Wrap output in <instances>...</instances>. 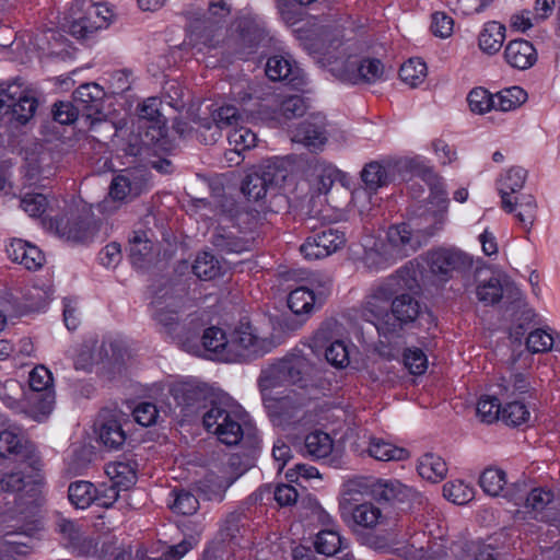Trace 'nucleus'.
<instances>
[{"label": "nucleus", "mask_w": 560, "mask_h": 560, "mask_svg": "<svg viewBox=\"0 0 560 560\" xmlns=\"http://www.w3.org/2000/svg\"><path fill=\"white\" fill-rule=\"evenodd\" d=\"M331 71L339 80L350 84L376 83L385 79L383 63L374 58L349 57L345 61H336Z\"/></svg>", "instance_id": "nucleus-9"}, {"label": "nucleus", "mask_w": 560, "mask_h": 560, "mask_svg": "<svg viewBox=\"0 0 560 560\" xmlns=\"http://www.w3.org/2000/svg\"><path fill=\"white\" fill-rule=\"evenodd\" d=\"M504 38V25L495 21L488 22L479 35V47L489 55L495 54L502 47Z\"/></svg>", "instance_id": "nucleus-38"}, {"label": "nucleus", "mask_w": 560, "mask_h": 560, "mask_svg": "<svg viewBox=\"0 0 560 560\" xmlns=\"http://www.w3.org/2000/svg\"><path fill=\"white\" fill-rule=\"evenodd\" d=\"M201 528L194 535L185 537L179 544L166 546L160 556L152 557L154 560H180L189 550L199 542Z\"/></svg>", "instance_id": "nucleus-50"}, {"label": "nucleus", "mask_w": 560, "mask_h": 560, "mask_svg": "<svg viewBox=\"0 0 560 560\" xmlns=\"http://www.w3.org/2000/svg\"><path fill=\"white\" fill-rule=\"evenodd\" d=\"M201 343L209 358L228 362L230 335L222 328L211 326L205 329Z\"/></svg>", "instance_id": "nucleus-29"}, {"label": "nucleus", "mask_w": 560, "mask_h": 560, "mask_svg": "<svg viewBox=\"0 0 560 560\" xmlns=\"http://www.w3.org/2000/svg\"><path fill=\"white\" fill-rule=\"evenodd\" d=\"M33 451L32 444L24 436L22 429L10 427L0 432V456L22 459Z\"/></svg>", "instance_id": "nucleus-23"}, {"label": "nucleus", "mask_w": 560, "mask_h": 560, "mask_svg": "<svg viewBox=\"0 0 560 560\" xmlns=\"http://www.w3.org/2000/svg\"><path fill=\"white\" fill-rule=\"evenodd\" d=\"M374 498L387 502H417L422 503V495L415 489L402 485L400 481L376 479Z\"/></svg>", "instance_id": "nucleus-21"}, {"label": "nucleus", "mask_w": 560, "mask_h": 560, "mask_svg": "<svg viewBox=\"0 0 560 560\" xmlns=\"http://www.w3.org/2000/svg\"><path fill=\"white\" fill-rule=\"evenodd\" d=\"M142 184L130 174L115 176L109 186V198L114 202H122L141 194Z\"/></svg>", "instance_id": "nucleus-33"}, {"label": "nucleus", "mask_w": 560, "mask_h": 560, "mask_svg": "<svg viewBox=\"0 0 560 560\" xmlns=\"http://www.w3.org/2000/svg\"><path fill=\"white\" fill-rule=\"evenodd\" d=\"M527 172L525 168L515 166L511 167L499 180V194L502 200L504 211L511 213L515 211V205L511 195L520 191L526 180Z\"/></svg>", "instance_id": "nucleus-26"}, {"label": "nucleus", "mask_w": 560, "mask_h": 560, "mask_svg": "<svg viewBox=\"0 0 560 560\" xmlns=\"http://www.w3.org/2000/svg\"><path fill=\"white\" fill-rule=\"evenodd\" d=\"M241 189L248 200L258 201L266 196L271 187L265 182L258 171L255 170L246 175Z\"/></svg>", "instance_id": "nucleus-51"}, {"label": "nucleus", "mask_w": 560, "mask_h": 560, "mask_svg": "<svg viewBox=\"0 0 560 560\" xmlns=\"http://www.w3.org/2000/svg\"><path fill=\"white\" fill-rule=\"evenodd\" d=\"M432 538L431 545L416 547L410 542L412 533L409 524L404 520L386 518L383 525L375 530H355L357 541L369 549L380 553H390L404 560L439 559L447 555L448 547L444 544L446 528L438 525L436 530L427 524Z\"/></svg>", "instance_id": "nucleus-3"}, {"label": "nucleus", "mask_w": 560, "mask_h": 560, "mask_svg": "<svg viewBox=\"0 0 560 560\" xmlns=\"http://www.w3.org/2000/svg\"><path fill=\"white\" fill-rule=\"evenodd\" d=\"M230 97L240 105L238 109H245L246 115H248L249 112L253 113L254 110L247 109L246 106L249 102L260 98V95L255 82L246 77H238L231 82Z\"/></svg>", "instance_id": "nucleus-36"}, {"label": "nucleus", "mask_w": 560, "mask_h": 560, "mask_svg": "<svg viewBox=\"0 0 560 560\" xmlns=\"http://www.w3.org/2000/svg\"><path fill=\"white\" fill-rule=\"evenodd\" d=\"M503 495L513 500L516 505L524 503L526 512L533 513L535 518L542 522L549 521L548 516L545 514V509L552 502L553 494L551 491L536 488L526 495L517 493L510 497L508 492Z\"/></svg>", "instance_id": "nucleus-24"}, {"label": "nucleus", "mask_w": 560, "mask_h": 560, "mask_svg": "<svg viewBox=\"0 0 560 560\" xmlns=\"http://www.w3.org/2000/svg\"><path fill=\"white\" fill-rule=\"evenodd\" d=\"M68 498L75 508L86 509L96 502L97 489L90 481H74L69 486Z\"/></svg>", "instance_id": "nucleus-40"}, {"label": "nucleus", "mask_w": 560, "mask_h": 560, "mask_svg": "<svg viewBox=\"0 0 560 560\" xmlns=\"http://www.w3.org/2000/svg\"><path fill=\"white\" fill-rule=\"evenodd\" d=\"M42 481L11 472L0 479V536L18 534L42 502Z\"/></svg>", "instance_id": "nucleus-4"}, {"label": "nucleus", "mask_w": 560, "mask_h": 560, "mask_svg": "<svg viewBox=\"0 0 560 560\" xmlns=\"http://www.w3.org/2000/svg\"><path fill=\"white\" fill-rule=\"evenodd\" d=\"M555 338L546 329H535L526 338L527 349L533 353L547 352L552 349Z\"/></svg>", "instance_id": "nucleus-58"}, {"label": "nucleus", "mask_w": 560, "mask_h": 560, "mask_svg": "<svg viewBox=\"0 0 560 560\" xmlns=\"http://www.w3.org/2000/svg\"><path fill=\"white\" fill-rule=\"evenodd\" d=\"M7 253L14 262L28 270H38L45 262V255L35 245L21 238H13L7 246Z\"/></svg>", "instance_id": "nucleus-22"}, {"label": "nucleus", "mask_w": 560, "mask_h": 560, "mask_svg": "<svg viewBox=\"0 0 560 560\" xmlns=\"http://www.w3.org/2000/svg\"><path fill=\"white\" fill-rule=\"evenodd\" d=\"M436 202L438 211L420 219H411L407 222L392 224L384 238L364 240V253L362 261L372 271H380L402 260L422 248L445 222L448 207L447 195L444 191L436 192L431 203Z\"/></svg>", "instance_id": "nucleus-2"}, {"label": "nucleus", "mask_w": 560, "mask_h": 560, "mask_svg": "<svg viewBox=\"0 0 560 560\" xmlns=\"http://www.w3.org/2000/svg\"><path fill=\"white\" fill-rule=\"evenodd\" d=\"M506 483L505 472L498 468H487L479 478V485L482 490L491 495L497 497L504 490Z\"/></svg>", "instance_id": "nucleus-49"}, {"label": "nucleus", "mask_w": 560, "mask_h": 560, "mask_svg": "<svg viewBox=\"0 0 560 560\" xmlns=\"http://www.w3.org/2000/svg\"><path fill=\"white\" fill-rule=\"evenodd\" d=\"M417 470L423 479L436 483L446 477L448 468L440 455L425 453L419 458Z\"/></svg>", "instance_id": "nucleus-35"}, {"label": "nucleus", "mask_w": 560, "mask_h": 560, "mask_svg": "<svg viewBox=\"0 0 560 560\" xmlns=\"http://www.w3.org/2000/svg\"><path fill=\"white\" fill-rule=\"evenodd\" d=\"M427 75V65L418 59L411 58L399 69L400 79L410 86H417L423 82Z\"/></svg>", "instance_id": "nucleus-53"}, {"label": "nucleus", "mask_w": 560, "mask_h": 560, "mask_svg": "<svg viewBox=\"0 0 560 560\" xmlns=\"http://www.w3.org/2000/svg\"><path fill=\"white\" fill-rule=\"evenodd\" d=\"M361 177L370 190H376L392 182V166L371 162L363 168Z\"/></svg>", "instance_id": "nucleus-41"}, {"label": "nucleus", "mask_w": 560, "mask_h": 560, "mask_svg": "<svg viewBox=\"0 0 560 560\" xmlns=\"http://www.w3.org/2000/svg\"><path fill=\"white\" fill-rule=\"evenodd\" d=\"M105 472L109 477L110 482L124 490L129 489L137 480L135 465L129 462L109 463L106 465Z\"/></svg>", "instance_id": "nucleus-39"}, {"label": "nucleus", "mask_w": 560, "mask_h": 560, "mask_svg": "<svg viewBox=\"0 0 560 560\" xmlns=\"http://www.w3.org/2000/svg\"><path fill=\"white\" fill-rule=\"evenodd\" d=\"M264 39V31L258 26L243 28L238 35V48L236 55L240 59H246L254 54L260 42Z\"/></svg>", "instance_id": "nucleus-45"}, {"label": "nucleus", "mask_w": 560, "mask_h": 560, "mask_svg": "<svg viewBox=\"0 0 560 560\" xmlns=\"http://www.w3.org/2000/svg\"><path fill=\"white\" fill-rule=\"evenodd\" d=\"M502 406L495 396L481 397L477 405V413L485 422L501 419Z\"/></svg>", "instance_id": "nucleus-60"}, {"label": "nucleus", "mask_w": 560, "mask_h": 560, "mask_svg": "<svg viewBox=\"0 0 560 560\" xmlns=\"http://www.w3.org/2000/svg\"><path fill=\"white\" fill-rule=\"evenodd\" d=\"M366 452L376 460H404L408 458L409 453L404 447H398L390 442L376 436L369 438Z\"/></svg>", "instance_id": "nucleus-34"}, {"label": "nucleus", "mask_w": 560, "mask_h": 560, "mask_svg": "<svg viewBox=\"0 0 560 560\" xmlns=\"http://www.w3.org/2000/svg\"><path fill=\"white\" fill-rule=\"evenodd\" d=\"M515 208L518 206L520 210L516 213L517 220L526 228L532 225L536 217V201L533 196H523L520 200L513 201Z\"/></svg>", "instance_id": "nucleus-62"}, {"label": "nucleus", "mask_w": 560, "mask_h": 560, "mask_svg": "<svg viewBox=\"0 0 560 560\" xmlns=\"http://www.w3.org/2000/svg\"><path fill=\"white\" fill-rule=\"evenodd\" d=\"M170 497L172 499L168 501V505L175 513L190 515L199 509L198 499L187 490L175 489L170 493Z\"/></svg>", "instance_id": "nucleus-48"}, {"label": "nucleus", "mask_w": 560, "mask_h": 560, "mask_svg": "<svg viewBox=\"0 0 560 560\" xmlns=\"http://www.w3.org/2000/svg\"><path fill=\"white\" fill-rule=\"evenodd\" d=\"M427 262L432 275L441 281H448L455 273L470 269L471 257L456 248H439L427 254Z\"/></svg>", "instance_id": "nucleus-11"}, {"label": "nucleus", "mask_w": 560, "mask_h": 560, "mask_svg": "<svg viewBox=\"0 0 560 560\" xmlns=\"http://www.w3.org/2000/svg\"><path fill=\"white\" fill-rule=\"evenodd\" d=\"M342 539L340 534L334 529H323L320 530L315 538L314 546L318 553L325 556L335 555L341 547Z\"/></svg>", "instance_id": "nucleus-54"}, {"label": "nucleus", "mask_w": 560, "mask_h": 560, "mask_svg": "<svg viewBox=\"0 0 560 560\" xmlns=\"http://www.w3.org/2000/svg\"><path fill=\"white\" fill-rule=\"evenodd\" d=\"M291 133L292 141L302 143L312 151L322 149L327 141L325 116L320 113L310 115Z\"/></svg>", "instance_id": "nucleus-17"}, {"label": "nucleus", "mask_w": 560, "mask_h": 560, "mask_svg": "<svg viewBox=\"0 0 560 560\" xmlns=\"http://www.w3.org/2000/svg\"><path fill=\"white\" fill-rule=\"evenodd\" d=\"M345 244V233L337 229L328 228L308 236L301 245L300 250L306 259H320L337 252Z\"/></svg>", "instance_id": "nucleus-13"}, {"label": "nucleus", "mask_w": 560, "mask_h": 560, "mask_svg": "<svg viewBox=\"0 0 560 560\" xmlns=\"http://www.w3.org/2000/svg\"><path fill=\"white\" fill-rule=\"evenodd\" d=\"M266 75L272 81H287L294 89L306 85V75L290 55H276L266 63Z\"/></svg>", "instance_id": "nucleus-16"}, {"label": "nucleus", "mask_w": 560, "mask_h": 560, "mask_svg": "<svg viewBox=\"0 0 560 560\" xmlns=\"http://www.w3.org/2000/svg\"><path fill=\"white\" fill-rule=\"evenodd\" d=\"M404 364L413 375H421L428 369V358L419 348H407L404 352Z\"/></svg>", "instance_id": "nucleus-61"}, {"label": "nucleus", "mask_w": 560, "mask_h": 560, "mask_svg": "<svg viewBox=\"0 0 560 560\" xmlns=\"http://www.w3.org/2000/svg\"><path fill=\"white\" fill-rule=\"evenodd\" d=\"M160 105L161 101L158 97H149L139 107L140 127L152 131V140L163 136L164 120Z\"/></svg>", "instance_id": "nucleus-30"}, {"label": "nucleus", "mask_w": 560, "mask_h": 560, "mask_svg": "<svg viewBox=\"0 0 560 560\" xmlns=\"http://www.w3.org/2000/svg\"><path fill=\"white\" fill-rule=\"evenodd\" d=\"M57 530L65 546L78 555H89L95 547L94 540L86 535L78 523L61 518L57 523Z\"/></svg>", "instance_id": "nucleus-20"}, {"label": "nucleus", "mask_w": 560, "mask_h": 560, "mask_svg": "<svg viewBox=\"0 0 560 560\" xmlns=\"http://www.w3.org/2000/svg\"><path fill=\"white\" fill-rule=\"evenodd\" d=\"M504 284L500 277L491 276L488 279H480L476 288V295L486 305L498 303L503 295Z\"/></svg>", "instance_id": "nucleus-43"}, {"label": "nucleus", "mask_w": 560, "mask_h": 560, "mask_svg": "<svg viewBox=\"0 0 560 560\" xmlns=\"http://www.w3.org/2000/svg\"><path fill=\"white\" fill-rule=\"evenodd\" d=\"M98 439L105 447L119 450L126 442V432L119 421L109 419L101 424Z\"/></svg>", "instance_id": "nucleus-42"}, {"label": "nucleus", "mask_w": 560, "mask_h": 560, "mask_svg": "<svg viewBox=\"0 0 560 560\" xmlns=\"http://www.w3.org/2000/svg\"><path fill=\"white\" fill-rule=\"evenodd\" d=\"M38 102L33 91L13 82L0 90V115H11L12 119L26 124L35 114Z\"/></svg>", "instance_id": "nucleus-10"}, {"label": "nucleus", "mask_w": 560, "mask_h": 560, "mask_svg": "<svg viewBox=\"0 0 560 560\" xmlns=\"http://www.w3.org/2000/svg\"><path fill=\"white\" fill-rule=\"evenodd\" d=\"M387 517L382 510L371 502H363L352 508L351 520L355 530H375L380 525L385 523Z\"/></svg>", "instance_id": "nucleus-28"}, {"label": "nucleus", "mask_w": 560, "mask_h": 560, "mask_svg": "<svg viewBox=\"0 0 560 560\" xmlns=\"http://www.w3.org/2000/svg\"><path fill=\"white\" fill-rule=\"evenodd\" d=\"M184 305L182 296L165 292L152 301V316L172 337H180L179 312Z\"/></svg>", "instance_id": "nucleus-12"}, {"label": "nucleus", "mask_w": 560, "mask_h": 560, "mask_svg": "<svg viewBox=\"0 0 560 560\" xmlns=\"http://www.w3.org/2000/svg\"><path fill=\"white\" fill-rule=\"evenodd\" d=\"M418 270L408 261L394 275L374 284L365 298L362 315L378 335L392 340L401 335L404 326L420 314V304L411 295L400 293L417 287Z\"/></svg>", "instance_id": "nucleus-1"}, {"label": "nucleus", "mask_w": 560, "mask_h": 560, "mask_svg": "<svg viewBox=\"0 0 560 560\" xmlns=\"http://www.w3.org/2000/svg\"><path fill=\"white\" fill-rule=\"evenodd\" d=\"M202 423L207 432L229 446L237 445L250 427L242 406L230 399L212 401L202 416Z\"/></svg>", "instance_id": "nucleus-6"}, {"label": "nucleus", "mask_w": 560, "mask_h": 560, "mask_svg": "<svg viewBox=\"0 0 560 560\" xmlns=\"http://www.w3.org/2000/svg\"><path fill=\"white\" fill-rule=\"evenodd\" d=\"M28 410L31 418L43 421L52 411L55 406V390L52 375L44 365L35 366L28 375Z\"/></svg>", "instance_id": "nucleus-7"}, {"label": "nucleus", "mask_w": 560, "mask_h": 560, "mask_svg": "<svg viewBox=\"0 0 560 560\" xmlns=\"http://www.w3.org/2000/svg\"><path fill=\"white\" fill-rule=\"evenodd\" d=\"M247 116L245 109L241 110L233 104H224L215 109L211 117L199 118L196 121V131L206 144H211L221 137L222 129L232 128L228 136L229 144L240 154L256 147L257 143V135L243 126Z\"/></svg>", "instance_id": "nucleus-5"}, {"label": "nucleus", "mask_w": 560, "mask_h": 560, "mask_svg": "<svg viewBox=\"0 0 560 560\" xmlns=\"http://www.w3.org/2000/svg\"><path fill=\"white\" fill-rule=\"evenodd\" d=\"M494 94L489 93L483 88H475L467 96V102L471 112L483 114L494 109Z\"/></svg>", "instance_id": "nucleus-57"}, {"label": "nucleus", "mask_w": 560, "mask_h": 560, "mask_svg": "<svg viewBox=\"0 0 560 560\" xmlns=\"http://www.w3.org/2000/svg\"><path fill=\"white\" fill-rule=\"evenodd\" d=\"M323 293L316 294L306 287H299L290 292L288 296V306L296 314H310L317 305L323 304Z\"/></svg>", "instance_id": "nucleus-32"}, {"label": "nucleus", "mask_w": 560, "mask_h": 560, "mask_svg": "<svg viewBox=\"0 0 560 560\" xmlns=\"http://www.w3.org/2000/svg\"><path fill=\"white\" fill-rule=\"evenodd\" d=\"M170 393L183 417L195 415L206 397L203 386L196 380L176 382L172 385Z\"/></svg>", "instance_id": "nucleus-15"}, {"label": "nucleus", "mask_w": 560, "mask_h": 560, "mask_svg": "<svg viewBox=\"0 0 560 560\" xmlns=\"http://www.w3.org/2000/svg\"><path fill=\"white\" fill-rule=\"evenodd\" d=\"M526 92L520 86H511L494 94V109L509 112L525 102Z\"/></svg>", "instance_id": "nucleus-44"}, {"label": "nucleus", "mask_w": 560, "mask_h": 560, "mask_svg": "<svg viewBox=\"0 0 560 560\" xmlns=\"http://www.w3.org/2000/svg\"><path fill=\"white\" fill-rule=\"evenodd\" d=\"M105 91L97 83L80 85L73 93V101L81 112V116L90 120L91 127L103 121Z\"/></svg>", "instance_id": "nucleus-14"}, {"label": "nucleus", "mask_w": 560, "mask_h": 560, "mask_svg": "<svg viewBox=\"0 0 560 560\" xmlns=\"http://www.w3.org/2000/svg\"><path fill=\"white\" fill-rule=\"evenodd\" d=\"M129 243V257L131 264L137 268H142L151 252V242L149 241L147 233L143 231L133 232Z\"/></svg>", "instance_id": "nucleus-46"}, {"label": "nucleus", "mask_w": 560, "mask_h": 560, "mask_svg": "<svg viewBox=\"0 0 560 560\" xmlns=\"http://www.w3.org/2000/svg\"><path fill=\"white\" fill-rule=\"evenodd\" d=\"M47 206V198L42 194H26L21 199V207L30 217H40L46 211Z\"/></svg>", "instance_id": "nucleus-63"}, {"label": "nucleus", "mask_w": 560, "mask_h": 560, "mask_svg": "<svg viewBox=\"0 0 560 560\" xmlns=\"http://www.w3.org/2000/svg\"><path fill=\"white\" fill-rule=\"evenodd\" d=\"M212 244L221 252L228 254H241L249 250L250 242L237 236L234 232L218 229L212 236Z\"/></svg>", "instance_id": "nucleus-37"}, {"label": "nucleus", "mask_w": 560, "mask_h": 560, "mask_svg": "<svg viewBox=\"0 0 560 560\" xmlns=\"http://www.w3.org/2000/svg\"><path fill=\"white\" fill-rule=\"evenodd\" d=\"M443 497L454 504L464 505L474 499L475 491L463 480H453L443 486Z\"/></svg>", "instance_id": "nucleus-47"}, {"label": "nucleus", "mask_w": 560, "mask_h": 560, "mask_svg": "<svg viewBox=\"0 0 560 560\" xmlns=\"http://www.w3.org/2000/svg\"><path fill=\"white\" fill-rule=\"evenodd\" d=\"M527 407L521 401H511L502 408L501 420L508 425L517 427L526 422L529 418Z\"/></svg>", "instance_id": "nucleus-56"}, {"label": "nucleus", "mask_w": 560, "mask_h": 560, "mask_svg": "<svg viewBox=\"0 0 560 560\" xmlns=\"http://www.w3.org/2000/svg\"><path fill=\"white\" fill-rule=\"evenodd\" d=\"M220 270L219 260L208 252L199 254L192 265L194 273L202 280L215 278L220 275Z\"/></svg>", "instance_id": "nucleus-52"}, {"label": "nucleus", "mask_w": 560, "mask_h": 560, "mask_svg": "<svg viewBox=\"0 0 560 560\" xmlns=\"http://www.w3.org/2000/svg\"><path fill=\"white\" fill-rule=\"evenodd\" d=\"M332 447L334 442L329 434L316 430L304 438L303 444L300 445L299 450L304 456L320 459L329 456Z\"/></svg>", "instance_id": "nucleus-31"}, {"label": "nucleus", "mask_w": 560, "mask_h": 560, "mask_svg": "<svg viewBox=\"0 0 560 560\" xmlns=\"http://www.w3.org/2000/svg\"><path fill=\"white\" fill-rule=\"evenodd\" d=\"M271 342L258 337L252 325L241 324L230 334L228 362L256 359L270 351Z\"/></svg>", "instance_id": "nucleus-8"}, {"label": "nucleus", "mask_w": 560, "mask_h": 560, "mask_svg": "<svg viewBox=\"0 0 560 560\" xmlns=\"http://www.w3.org/2000/svg\"><path fill=\"white\" fill-rule=\"evenodd\" d=\"M56 231L68 241L85 242L94 237L97 228L93 217L71 215L56 220Z\"/></svg>", "instance_id": "nucleus-18"}, {"label": "nucleus", "mask_w": 560, "mask_h": 560, "mask_svg": "<svg viewBox=\"0 0 560 560\" xmlns=\"http://www.w3.org/2000/svg\"><path fill=\"white\" fill-rule=\"evenodd\" d=\"M325 358L335 368H346L349 364V350L345 341H331L325 349Z\"/></svg>", "instance_id": "nucleus-59"}, {"label": "nucleus", "mask_w": 560, "mask_h": 560, "mask_svg": "<svg viewBox=\"0 0 560 560\" xmlns=\"http://www.w3.org/2000/svg\"><path fill=\"white\" fill-rule=\"evenodd\" d=\"M265 182L273 188H279L295 171V160L291 155L269 158L256 168Z\"/></svg>", "instance_id": "nucleus-19"}, {"label": "nucleus", "mask_w": 560, "mask_h": 560, "mask_svg": "<svg viewBox=\"0 0 560 560\" xmlns=\"http://www.w3.org/2000/svg\"><path fill=\"white\" fill-rule=\"evenodd\" d=\"M27 395L28 392L24 388V385L16 380L10 378L0 385L1 401L14 412L31 417Z\"/></svg>", "instance_id": "nucleus-27"}, {"label": "nucleus", "mask_w": 560, "mask_h": 560, "mask_svg": "<svg viewBox=\"0 0 560 560\" xmlns=\"http://www.w3.org/2000/svg\"><path fill=\"white\" fill-rule=\"evenodd\" d=\"M112 560H154L150 556L147 555V550L142 548L140 545H136L135 547L121 546L118 547L113 553Z\"/></svg>", "instance_id": "nucleus-64"}, {"label": "nucleus", "mask_w": 560, "mask_h": 560, "mask_svg": "<svg viewBox=\"0 0 560 560\" xmlns=\"http://www.w3.org/2000/svg\"><path fill=\"white\" fill-rule=\"evenodd\" d=\"M504 59L512 68L526 70L537 61V51L528 40L514 39L506 45Z\"/></svg>", "instance_id": "nucleus-25"}, {"label": "nucleus", "mask_w": 560, "mask_h": 560, "mask_svg": "<svg viewBox=\"0 0 560 560\" xmlns=\"http://www.w3.org/2000/svg\"><path fill=\"white\" fill-rule=\"evenodd\" d=\"M307 104L301 95H289L281 98L278 105V119L289 120L304 115Z\"/></svg>", "instance_id": "nucleus-55"}]
</instances>
